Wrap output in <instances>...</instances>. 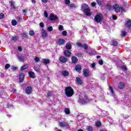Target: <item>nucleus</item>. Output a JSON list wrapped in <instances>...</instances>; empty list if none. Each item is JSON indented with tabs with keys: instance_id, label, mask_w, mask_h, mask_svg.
Here are the masks:
<instances>
[{
	"instance_id": "f257e3e1",
	"label": "nucleus",
	"mask_w": 131,
	"mask_h": 131,
	"mask_svg": "<svg viewBox=\"0 0 131 131\" xmlns=\"http://www.w3.org/2000/svg\"><path fill=\"white\" fill-rule=\"evenodd\" d=\"M81 9L86 16H91V10L88 5L83 4L81 6Z\"/></svg>"
},
{
	"instance_id": "f03ea898",
	"label": "nucleus",
	"mask_w": 131,
	"mask_h": 131,
	"mask_svg": "<svg viewBox=\"0 0 131 131\" xmlns=\"http://www.w3.org/2000/svg\"><path fill=\"white\" fill-rule=\"evenodd\" d=\"M65 93L67 97L68 98H70V97H72L73 94H74V91H73V89L71 86H68L65 89Z\"/></svg>"
},
{
	"instance_id": "7ed1b4c3",
	"label": "nucleus",
	"mask_w": 131,
	"mask_h": 131,
	"mask_svg": "<svg viewBox=\"0 0 131 131\" xmlns=\"http://www.w3.org/2000/svg\"><path fill=\"white\" fill-rule=\"evenodd\" d=\"M90 100H89V98L85 95H82V97H80L78 100L79 103H81V104H86Z\"/></svg>"
},
{
	"instance_id": "20e7f679",
	"label": "nucleus",
	"mask_w": 131,
	"mask_h": 131,
	"mask_svg": "<svg viewBox=\"0 0 131 131\" xmlns=\"http://www.w3.org/2000/svg\"><path fill=\"white\" fill-rule=\"evenodd\" d=\"M94 20L97 22V23H100V22L103 21V15L101 13H98L95 16Z\"/></svg>"
},
{
	"instance_id": "39448f33",
	"label": "nucleus",
	"mask_w": 131,
	"mask_h": 131,
	"mask_svg": "<svg viewBox=\"0 0 131 131\" xmlns=\"http://www.w3.org/2000/svg\"><path fill=\"white\" fill-rule=\"evenodd\" d=\"M113 8L116 13H119L120 11L121 12H125V11L124 10V8H123V7H119V5H118V4H115L113 6Z\"/></svg>"
},
{
	"instance_id": "423d86ee",
	"label": "nucleus",
	"mask_w": 131,
	"mask_h": 131,
	"mask_svg": "<svg viewBox=\"0 0 131 131\" xmlns=\"http://www.w3.org/2000/svg\"><path fill=\"white\" fill-rule=\"evenodd\" d=\"M59 126L60 127H66V128H69L70 127L69 124L64 121L59 122Z\"/></svg>"
},
{
	"instance_id": "0eeeda50",
	"label": "nucleus",
	"mask_w": 131,
	"mask_h": 131,
	"mask_svg": "<svg viewBox=\"0 0 131 131\" xmlns=\"http://www.w3.org/2000/svg\"><path fill=\"white\" fill-rule=\"evenodd\" d=\"M48 19L51 21H56V20H58V16H57V15H55V14L53 13H51L50 14Z\"/></svg>"
},
{
	"instance_id": "6e6552de",
	"label": "nucleus",
	"mask_w": 131,
	"mask_h": 131,
	"mask_svg": "<svg viewBox=\"0 0 131 131\" xmlns=\"http://www.w3.org/2000/svg\"><path fill=\"white\" fill-rule=\"evenodd\" d=\"M83 74L85 77H88L90 74V71L88 69H84L83 70Z\"/></svg>"
},
{
	"instance_id": "1a4fd4ad",
	"label": "nucleus",
	"mask_w": 131,
	"mask_h": 131,
	"mask_svg": "<svg viewBox=\"0 0 131 131\" xmlns=\"http://www.w3.org/2000/svg\"><path fill=\"white\" fill-rule=\"evenodd\" d=\"M59 61L60 62H61V63H65L68 61L67 59V57L65 56H61L59 58Z\"/></svg>"
},
{
	"instance_id": "9d476101",
	"label": "nucleus",
	"mask_w": 131,
	"mask_h": 131,
	"mask_svg": "<svg viewBox=\"0 0 131 131\" xmlns=\"http://www.w3.org/2000/svg\"><path fill=\"white\" fill-rule=\"evenodd\" d=\"M31 92H32V88L31 86H29L26 88V93L28 95L31 94Z\"/></svg>"
},
{
	"instance_id": "9b49d317",
	"label": "nucleus",
	"mask_w": 131,
	"mask_h": 131,
	"mask_svg": "<svg viewBox=\"0 0 131 131\" xmlns=\"http://www.w3.org/2000/svg\"><path fill=\"white\" fill-rule=\"evenodd\" d=\"M41 35L43 38H46V37L48 36V32H47V31H46L43 29H42Z\"/></svg>"
},
{
	"instance_id": "f8f14e48",
	"label": "nucleus",
	"mask_w": 131,
	"mask_h": 131,
	"mask_svg": "<svg viewBox=\"0 0 131 131\" xmlns=\"http://www.w3.org/2000/svg\"><path fill=\"white\" fill-rule=\"evenodd\" d=\"M24 76H25V75H24V74L23 73H21L19 75V82L20 83L23 82V80H24Z\"/></svg>"
},
{
	"instance_id": "ddd939ff",
	"label": "nucleus",
	"mask_w": 131,
	"mask_h": 131,
	"mask_svg": "<svg viewBox=\"0 0 131 131\" xmlns=\"http://www.w3.org/2000/svg\"><path fill=\"white\" fill-rule=\"evenodd\" d=\"M29 76L30 78H35V74L33 72H29Z\"/></svg>"
},
{
	"instance_id": "4468645a",
	"label": "nucleus",
	"mask_w": 131,
	"mask_h": 131,
	"mask_svg": "<svg viewBox=\"0 0 131 131\" xmlns=\"http://www.w3.org/2000/svg\"><path fill=\"white\" fill-rule=\"evenodd\" d=\"M58 44L60 45H64L65 43V40L64 39H59L57 42Z\"/></svg>"
},
{
	"instance_id": "2eb2a0df",
	"label": "nucleus",
	"mask_w": 131,
	"mask_h": 131,
	"mask_svg": "<svg viewBox=\"0 0 131 131\" xmlns=\"http://www.w3.org/2000/svg\"><path fill=\"white\" fill-rule=\"evenodd\" d=\"M125 87V85L123 82H120L118 85V88H119L120 90H122V89H124Z\"/></svg>"
},
{
	"instance_id": "dca6fc26",
	"label": "nucleus",
	"mask_w": 131,
	"mask_h": 131,
	"mask_svg": "<svg viewBox=\"0 0 131 131\" xmlns=\"http://www.w3.org/2000/svg\"><path fill=\"white\" fill-rule=\"evenodd\" d=\"M66 48L67 50H71L72 49V46L71 43H67L66 45Z\"/></svg>"
},
{
	"instance_id": "f3484780",
	"label": "nucleus",
	"mask_w": 131,
	"mask_h": 131,
	"mask_svg": "<svg viewBox=\"0 0 131 131\" xmlns=\"http://www.w3.org/2000/svg\"><path fill=\"white\" fill-rule=\"evenodd\" d=\"M75 70L79 72L81 70V66L77 64L75 67Z\"/></svg>"
},
{
	"instance_id": "a211bd4d",
	"label": "nucleus",
	"mask_w": 131,
	"mask_h": 131,
	"mask_svg": "<svg viewBox=\"0 0 131 131\" xmlns=\"http://www.w3.org/2000/svg\"><path fill=\"white\" fill-rule=\"evenodd\" d=\"M64 55L65 56H66L67 57H70V56L71 55V52H70L68 50H66L64 51Z\"/></svg>"
},
{
	"instance_id": "6ab92c4d",
	"label": "nucleus",
	"mask_w": 131,
	"mask_h": 131,
	"mask_svg": "<svg viewBox=\"0 0 131 131\" xmlns=\"http://www.w3.org/2000/svg\"><path fill=\"white\" fill-rule=\"evenodd\" d=\"M42 62L43 64H50V63H51L50 60L48 59H43Z\"/></svg>"
},
{
	"instance_id": "aec40b11",
	"label": "nucleus",
	"mask_w": 131,
	"mask_h": 131,
	"mask_svg": "<svg viewBox=\"0 0 131 131\" xmlns=\"http://www.w3.org/2000/svg\"><path fill=\"white\" fill-rule=\"evenodd\" d=\"M62 73L63 76H68L69 75V72L66 70L62 71Z\"/></svg>"
},
{
	"instance_id": "412c9836",
	"label": "nucleus",
	"mask_w": 131,
	"mask_h": 131,
	"mask_svg": "<svg viewBox=\"0 0 131 131\" xmlns=\"http://www.w3.org/2000/svg\"><path fill=\"white\" fill-rule=\"evenodd\" d=\"M76 80L77 83H78V84H81V83H82V82L81 81V79H80L79 77H77L76 78Z\"/></svg>"
},
{
	"instance_id": "4be33fe9",
	"label": "nucleus",
	"mask_w": 131,
	"mask_h": 131,
	"mask_svg": "<svg viewBox=\"0 0 131 131\" xmlns=\"http://www.w3.org/2000/svg\"><path fill=\"white\" fill-rule=\"evenodd\" d=\"M72 61L73 63H76V62H77L78 61L77 57L75 56H73L72 57Z\"/></svg>"
},
{
	"instance_id": "5701e85b",
	"label": "nucleus",
	"mask_w": 131,
	"mask_h": 131,
	"mask_svg": "<svg viewBox=\"0 0 131 131\" xmlns=\"http://www.w3.org/2000/svg\"><path fill=\"white\" fill-rule=\"evenodd\" d=\"M109 90L111 91L112 96H113V97H114V91H113V88H112V86L110 85L109 86Z\"/></svg>"
},
{
	"instance_id": "b1692460",
	"label": "nucleus",
	"mask_w": 131,
	"mask_h": 131,
	"mask_svg": "<svg viewBox=\"0 0 131 131\" xmlns=\"http://www.w3.org/2000/svg\"><path fill=\"white\" fill-rule=\"evenodd\" d=\"M27 68H28V66L24 65L21 67L20 71H23V70H25V69H27Z\"/></svg>"
},
{
	"instance_id": "393cba45",
	"label": "nucleus",
	"mask_w": 131,
	"mask_h": 131,
	"mask_svg": "<svg viewBox=\"0 0 131 131\" xmlns=\"http://www.w3.org/2000/svg\"><path fill=\"white\" fill-rule=\"evenodd\" d=\"M11 24L13 26H16V25H17V20H16V19L12 20Z\"/></svg>"
},
{
	"instance_id": "a878e982",
	"label": "nucleus",
	"mask_w": 131,
	"mask_h": 131,
	"mask_svg": "<svg viewBox=\"0 0 131 131\" xmlns=\"http://www.w3.org/2000/svg\"><path fill=\"white\" fill-rule=\"evenodd\" d=\"M64 113H66V114L68 115L70 114V110H69L68 108H66L64 110Z\"/></svg>"
},
{
	"instance_id": "bb28decb",
	"label": "nucleus",
	"mask_w": 131,
	"mask_h": 131,
	"mask_svg": "<svg viewBox=\"0 0 131 131\" xmlns=\"http://www.w3.org/2000/svg\"><path fill=\"white\" fill-rule=\"evenodd\" d=\"M127 25L128 27L129 30H131V20H129L127 22Z\"/></svg>"
},
{
	"instance_id": "cd10ccee",
	"label": "nucleus",
	"mask_w": 131,
	"mask_h": 131,
	"mask_svg": "<svg viewBox=\"0 0 131 131\" xmlns=\"http://www.w3.org/2000/svg\"><path fill=\"white\" fill-rule=\"evenodd\" d=\"M113 45L115 47H117V46H118V42H117V41L116 40H113Z\"/></svg>"
},
{
	"instance_id": "c85d7f7f",
	"label": "nucleus",
	"mask_w": 131,
	"mask_h": 131,
	"mask_svg": "<svg viewBox=\"0 0 131 131\" xmlns=\"http://www.w3.org/2000/svg\"><path fill=\"white\" fill-rule=\"evenodd\" d=\"M82 48L85 50H88V49H89V46H88V45L84 43L82 46Z\"/></svg>"
},
{
	"instance_id": "c756f323",
	"label": "nucleus",
	"mask_w": 131,
	"mask_h": 131,
	"mask_svg": "<svg viewBox=\"0 0 131 131\" xmlns=\"http://www.w3.org/2000/svg\"><path fill=\"white\" fill-rule=\"evenodd\" d=\"M18 59L19 60V61L22 62V61H24L25 57L24 56H18Z\"/></svg>"
},
{
	"instance_id": "7c9ffc66",
	"label": "nucleus",
	"mask_w": 131,
	"mask_h": 131,
	"mask_svg": "<svg viewBox=\"0 0 131 131\" xmlns=\"http://www.w3.org/2000/svg\"><path fill=\"white\" fill-rule=\"evenodd\" d=\"M86 129L88 131H93V127H92L91 126H88L86 128Z\"/></svg>"
},
{
	"instance_id": "2f4dec72",
	"label": "nucleus",
	"mask_w": 131,
	"mask_h": 131,
	"mask_svg": "<svg viewBox=\"0 0 131 131\" xmlns=\"http://www.w3.org/2000/svg\"><path fill=\"white\" fill-rule=\"evenodd\" d=\"M34 69L35 71H36L37 72H39V71H40V69L38 68L37 67H35Z\"/></svg>"
},
{
	"instance_id": "473e14b6",
	"label": "nucleus",
	"mask_w": 131,
	"mask_h": 131,
	"mask_svg": "<svg viewBox=\"0 0 131 131\" xmlns=\"http://www.w3.org/2000/svg\"><path fill=\"white\" fill-rule=\"evenodd\" d=\"M29 34L31 35V36H33L35 33H34V31H30L29 32Z\"/></svg>"
},
{
	"instance_id": "72a5a7b5",
	"label": "nucleus",
	"mask_w": 131,
	"mask_h": 131,
	"mask_svg": "<svg viewBox=\"0 0 131 131\" xmlns=\"http://www.w3.org/2000/svg\"><path fill=\"white\" fill-rule=\"evenodd\" d=\"M47 30L48 31H53V27L52 26H50V27H49L48 28H47Z\"/></svg>"
},
{
	"instance_id": "f704fd0d",
	"label": "nucleus",
	"mask_w": 131,
	"mask_h": 131,
	"mask_svg": "<svg viewBox=\"0 0 131 131\" xmlns=\"http://www.w3.org/2000/svg\"><path fill=\"white\" fill-rule=\"evenodd\" d=\"M10 67H11V65L9 63H7L5 65V69H9V68H10Z\"/></svg>"
},
{
	"instance_id": "c9c22d12",
	"label": "nucleus",
	"mask_w": 131,
	"mask_h": 131,
	"mask_svg": "<svg viewBox=\"0 0 131 131\" xmlns=\"http://www.w3.org/2000/svg\"><path fill=\"white\" fill-rule=\"evenodd\" d=\"M52 95H53V94H52L51 92H49V93L47 94V98H51V97H52Z\"/></svg>"
},
{
	"instance_id": "e433bc0d",
	"label": "nucleus",
	"mask_w": 131,
	"mask_h": 131,
	"mask_svg": "<svg viewBox=\"0 0 131 131\" xmlns=\"http://www.w3.org/2000/svg\"><path fill=\"white\" fill-rule=\"evenodd\" d=\"M10 6L13 9H15V4L13 2H10Z\"/></svg>"
},
{
	"instance_id": "4c0bfd02",
	"label": "nucleus",
	"mask_w": 131,
	"mask_h": 131,
	"mask_svg": "<svg viewBox=\"0 0 131 131\" xmlns=\"http://www.w3.org/2000/svg\"><path fill=\"white\" fill-rule=\"evenodd\" d=\"M17 39H18V36H15L12 37V40H14L15 41L17 40Z\"/></svg>"
},
{
	"instance_id": "58836bf2",
	"label": "nucleus",
	"mask_w": 131,
	"mask_h": 131,
	"mask_svg": "<svg viewBox=\"0 0 131 131\" xmlns=\"http://www.w3.org/2000/svg\"><path fill=\"white\" fill-rule=\"evenodd\" d=\"M62 35H63V36H66V35H67V32L66 31H62Z\"/></svg>"
},
{
	"instance_id": "ea45409f",
	"label": "nucleus",
	"mask_w": 131,
	"mask_h": 131,
	"mask_svg": "<svg viewBox=\"0 0 131 131\" xmlns=\"http://www.w3.org/2000/svg\"><path fill=\"white\" fill-rule=\"evenodd\" d=\"M121 35V36H125L126 35V32L125 31H122Z\"/></svg>"
},
{
	"instance_id": "a19ab883",
	"label": "nucleus",
	"mask_w": 131,
	"mask_h": 131,
	"mask_svg": "<svg viewBox=\"0 0 131 131\" xmlns=\"http://www.w3.org/2000/svg\"><path fill=\"white\" fill-rule=\"evenodd\" d=\"M21 36L22 37H24V38H27V34L25 33H23L22 34H21Z\"/></svg>"
},
{
	"instance_id": "79ce46f5",
	"label": "nucleus",
	"mask_w": 131,
	"mask_h": 131,
	"mask_svg": "<svg viewBox=\"0 0 131 131\" xmlns=\"http://www.w3.org/2000/svg\"><path fill=\"white\" fill-rule=\"evenodd\" d=\"M96 2L99 6L102 5V3L101 2L100 0H97Z\"/></svg>"
},
{
	"instance_id": "37998d69",
	"label": "nucleus",
	"mask_w": 131,
	"mask_h": 131,
	"mask_svg": "<svg viewBox=\"0 0 131 131\" xmlns=\"http://www.w3.org/2000/svg\"><path fill=\"white\" fill-rule=\"evenodd\" d=\"M101 125V122L97 121V122H96V126H100Z\"/></svg>"
},
{
	"instance_id": "c03bdc74",
	"label": "nucleus",
	"mask_w": 131,
	"mask_h": 131,
	"mask_svg": "<svg viewBox=\"0 0 131 131\" xmlns=\"http://www.w3.org/2000/svg\"><path fill=\"white\" fill-rule=\"evenodd\" d=\"M44 16L45 18H48V17L49 16V15H48V12H47V11H46L44 12Z\"/></svg>"
},
{
	"instance_id": "a18cd8bd",
	"label": "nucleus",
	"mask_w": 131,
	"mask_h": 131,
	"mask_svg": "<svg viewBox=\"0 0 131 131\" xmlns=\"http://www.w3.org/2000/svg\"><path fill=\"white\" fill-rule=\"evenodd\" d=\"M4 17H5V14L3 13H0V19H3Z\"/></svg>"
},
{
	"instance_id": "49530a36",
	"label": "nucleus",
	"mask_w": 131,
	"mask_h": 131,
	"mask_svg": "<svg viewBox=\"0 0 131 131\" xmlns=\"http://www.w3.org/2000/svg\"><path fill=\"white\" fill-rule=\"evenodd\" d=\"M70 6L71 8H76V5L74 4H71Z\"/></svg>"
},
{
	"instance_id": "de8ad7c7",
	"label": "nucleus",
	"mask_w": 131,
	"mask_h": 131,
	"mask_svg": "<svg viewBox=\"0 0 131 131\" xmlns=\"http://www.w3.org/2000/svg\"><path fill=\"white\" fill-rule=\"evenodd\" d=\"M76 45L78 47H79V48H82V44L77 42Z\"/></svg>"
},
{
	"instance_id": "09e8293b",
	"label": "nucleus",
	"mask_w": 131,
	"mask_h": 131,
	"mask_svg": "<svg viewBox=\"0 0 131 131\" xmlns=\"http://www.w3.org/2000/svg\"><path fill=\"white\" fill-rule=\"evenodd\" d=\"M35 62L39 61V58L38 57H36L34 59Z\"/></svg>"
},
{
	"instance_id": "8fccbe9b",
	"label": "nucleus",
	"mask_w": 131,
	"mask_h": 131,
	"mask_svg": "<svg viewBox=\"0 0 131 131\" xmlns=\"http://www.w3.org/2000/svg\"><path fill=\"white\" fill-rule=\"evenodd\" d=\"M12 70H13V71H16V70H17V67L12 66Z\"/></svg>"
},
{
	"instance_id": "3c124183",
	"label": "nucleus",
	"mask_w": 131,
	"mask_h": 131,
	"mask_svg": "<svg viewBox=\"0 0 131 131\" xmlns=\"http://www.w3.org/2000/svg\"><path fill=\"white\" fill-rule=\"evenodd\" d=\"M63 26L60 25L58 28L59 30H60V31L63 30Z\"/></svg>"
},
{
	"instance_id": "603ef678",
	"label": "nucleus",
	"mask_w": 131,
	"mask_h": 131,
	"mask_svg": "<svg viewBox=\"0 0 131 131\" xmlns=\"http://www.w3.org/2000/svg\"><path fill=\"white\" fill-rule=\"evenodd\" d=\"M39 25H40V27H41L42 28L43 27H44V26H45V24H43V23H40Z\"/></svg>"
},
{
	"instance_id": "864d4df0",
	"label": "nucleus",
	"mask_w": 131,
	"mask_h": 131,
	"mask_svg": "<svg viewBox=\"0 0 131 131\" xmlns=\"http://www.w3.org/2000/svg\"><path fill=\"white\" fill-rule=\"evenodd\" d=\"M66 5H69L70 4V0H66Z\"/></svg>"
},
{
	"instance_id": "5fc2aeb1",
	"label": "nucleus",
	"mask_w": 131,
	"mask_h": 131,
	"mask_svg": "<svg viewBox=\"0 0 131 131\" xmlns=\"http://www.w3.org/2000/svg\"><path fill=\"white\" fill-rule=\"evenodd\" d=\"M91 5H92V7H96V2L92 3Z\"/></svg>"
},
{
	"instance_id": "6e6d98bb",
	"label": "nucleus",
	"mask_w": 131,
	"mask_h": 131,
	"mask_svg": "<svg viewBox=\"0 0 131 131\" xmlns=\"http://www.w3.org/2000/svg\"><path fill=\"white\" fill-rule=\"evenodd\" d=\"M99 63L100 64V65H103V60H99Z\"/></svg>"
},
{
	"instance_id": "4d7b16f0",
	"label": "nucleus",
	"mask_w": 131,
	"mask_h": 131,
	"mask_svg": "<svg viewBox=\"0 0 131 131\" xmlns=\"http://www.w3.org/2000/svg\"><path fill=\"white\" fill-rule=\"evenodd\" d=\"M96 66V63H93L92 64V66H91V68H94V67H95Z\"/></svg>"
},
{
	"instance_id": "13d9d810",
	"label": "nucleus",
	"mask_w": 131,
	"mask_h": 131,
	"mask_svg": "<svg viewBox=\"0 0 131 131\" xmlns=\"http://www.w3.org/2000/svg\"><path fill=\"white\" fill-rule=\"evenodd\" d=\"M113 20H116L117 19V17L116 15H113Z\"/></svg>"
},
{
	"instance_id": "bf43d9fd",
	"label": "nucleus",
	"mask_w": 131,
	"mask_h": 131,
	"mask_svg": "<svg viewBox=\"0 0 131 131\" xmlns=\"http://www.w3.org/2000/svg\"><path fill=\"white\" fill-rule=\"evenodd\" d=\"M18 51H19V52H22V47H18Z\"/></svg>"
},
{
	"instance_id": "052dcab7",
	"label": "nucleus",
	"mask_w": 131,
	"mask_h": 131,
	"mask_svg": "<svg viewBox=\"0 0 131 131\" xmlns=\"http://www.w3.org/2000/svg\"><path fill=\"white\" fill-rule=\"evenodd\" d=\"M48 0H42V3H43V4H46L48 3Z\"/></svg>"
},
{
	"instance_id": "680f3d73",
	"label": "nucleus",
	"mask_w": 131,
	"mask_h": 131,
	"mask_svg": "<svg viewBox=\"0 0 131 131\" xmlns=\"http://www.w3.org/2000/svg\"><path fill=\"white\" fill-rule=\"evenodd\" d=\"M32 4H36V1L35 0H31Z\"/></svg>"
},
{
	"instance_id": "e2e57ef3",
	"label": "nucleus",
	"mask_w": 131,
	"mask_h": 131,
	"mask_svg": "<svg viewBox=\"0 0 131 131\" xmlns=\"http://www.w3.org/2000/svg\"><path fill=\"white\" fill-rule=\"evenodd\" d=\"M122 69H123V70H126V68L125 66H122Z\"/></svg>"
},
{
	"instance_id": "0e129e2a",
	"label": "nucleus",
	"mask_w": 131,
	"mask_h": 131,
	"mask_svg": "<svg viewBox=\"0 0 131 131\" xmlns=\"http://www.w3.org/2000/svg\"><path fill=\"white\" fill-rule=\"evenodd\" d=\"M11 92H12V93H14L15 94V93H16V89H13L12 91H11Z\"/></svg>"
},
{
	"instance_id": "69168bd1",
	"label": "nucleus",
	"mask_w": 131,
	"mask_h": 131,
	"mask_svg": "<svg viewBox=\"0 0 131 131\" xmlns=\"http://www.w3.org/2000/svg\"><path fill=\"white\" fill-rule=\"evenodd\" d=\"M26 12H27L26 10H23V13H26Z\"/></svg>"
},
{
	"instance_id": "338daca9",
	"label": "nucleus",
	"mask_w": 131,
	"mask_h": 131,
	"mask_svg": "<svg viewBox=\"0 0 131 131\" xmlns=\"http://www.w3.org/2000/svg\"><path fill=\"white\" fill-rule=\"evenodd\" d=\"M99 58H101V56H97V59H99Z\"/></svg>"
},
{
	"instance_id": "774afa93",
	"label": "nucleus",
	"mask_w": 131,
	"mask_h": 131,
	"mask_svg": "<svg viewBox=\"0 0 131 131\" xmlns=\"http://www.w3.org/2000/svg\"><path fill=\"white\" fill-rule=\"evenodd\" d=\"M80 56H82V55H81V54H80Z\"/></svg>"
}]
</instances>
